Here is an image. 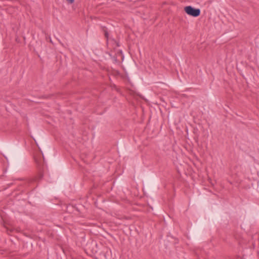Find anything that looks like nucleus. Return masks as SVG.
<instances>
[{
    "mask_svg": "<svg viewBox=\"0 0 259 259\" xmlns=\"http://www.w3.org/2000/svg\"><path fill=\"white\" fill-rule=\"evenodd\" d=\"M34 159L38 167V172L35 177L27 180V183L28 184L34 182H38L40 181L44 176L42 171L44 168L45 163L42 153L41 152L37 153L34 155Z\"/></svg>",
    "mask_w": 259,
    "mask_h": 259,
    "instance_id": "f257e3e1",
    "label": "nucleus"
},
{
    "mask_svg": "<svg viewBox=\"0 0 259 259\" xmlns=\"http://www.w3.org/2000/svg\"><path fill=\"white\" fill-rule=\"evenodd\" d=\"M185 12L189 15L197 17L200 15V10L198 8H195L191 6H186L184 8Z\"/></svg>",
    "mask_w": 259,
    "mask_h": 259,
    "instance_id": "f03ea898",
    "label": "nucleus"
},
{
    "mask_svg": "<svg viewBox=\"0 0 259 259\" xmlns=\"http://www.w3.org/2000/svg\"><path fill=\"white\" fill-rule=\"evenodd\" d=\"M103 30H104V32L105 36V37L107 39V41H108V37H109V34L108 33V31H107V29L106 28H104L103 29Z\"/></svg>",
    "mask_w": 259,
    "mask_h": 259,
    "instance_id": "7ed1b4c3",
    "label": "nucleus"
},
{
    "mask_svg": "<svg viewBox=\"0 0 259 259\" xmlns=\"http://www.w3.org/2000/svg\"><path fill=\"white\" fill-rule=\"evenodd\" d=\"M68 2H69L70 3H73L74 1V0H67Z\"/></svg>",
    "mask_w": 259,
    "mask_h": 259,
    "instance_id": "20e7f679",
    "label": "nucleus"
}]
</instances>
